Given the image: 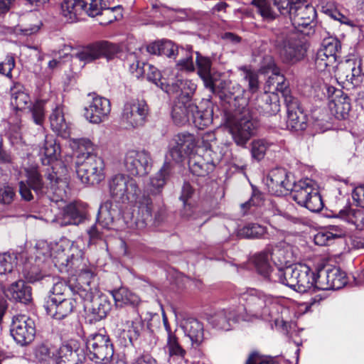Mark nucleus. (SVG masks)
<instances>
[{
    "mask_svg": "<svg viewBox=\"0 0 364 364\" xmlns=\"http://www.w3.org/2000/svg\"><path fill=\"white\" fill-rule=\"evenodd\" d=\"M76 255H60L58 262L67 268V271L77 274L79 285L74 288L79 298L85 302H89L88 316L90 322L95 323L107 317L112 309L111 302L107 296L101 294L97 288L95 275L91 269L85 268L82 252L75 250Z\"/></svg>",
    "mask_w": 364,
    "mask_h": 364,
    "instance_id": "nucleus-1",
    "label": "nucleus"
},
{
    "mask_svg": "<svg viewBox=\"0 0 364 364\" xmlns=\"http://www.w3.org/2000/svg\"><path fill=\"white\" fill-rule=\"evenodd\" d=\"M111 196L123 203H134L137 214L133 215L128 226L142 229L152 220L154 208L152 200L145 194L141 196V189L135 179L127 174L114 175L109 183Z\"/></svg>",
    "mask_w": 364,
    "mask_h": 364,
    "instance_id": "nucleus-2",
    "label": "nucleus"
},
{
    "mask_svg": "<svg viewBox=\"0 0 364 364\" xmlns=\"http://www.w3.org/2000/svg\"><path fill=\"white\" fill-rule=\"evenodd\" d=\"M242 321L273 320L276 326L283 325L280 319L279 310L282 309L276 299L255 289H250L240 294Z\"/></svg>",
    "mask_w": 364,
    "mask_h": 364,
    "instance_id": "nucleus-3",
    "label": "nucleus"
},
{
    "mask_svg": "<svg viewBox=\"0 0 364 364\" xmlns=\"http://www.w3.org/2000/svg\"><path fill=\"white\" fill-rule=\"evenodd\" d=\"M68 170L60 161H56L50 168L47 169L46 178L50 181V188L44 186L41 174L36 169L27 171L26 183L38 196L46 194L55 203L63 201L66 198Z\"/></svg>",
    "mask_w": 364,
    "mask_h": 364,
    "instance_id": "nucleus-4",
    "label": "nucleus"
},
{
    "mask_svg": "<svg viewBox=\"0 0 364 364\" xmlns=\"http://www.w3.org/2000/svg\"><path fill=\"white\" fill-rule=\"evenodd\" d=\"M267 65H263L260 70L264 73L272 72L268 77V84L277 83L276 90L281 92L287 108V127L292 131H301L306 128V116L298 106V101L291 96L285 82L284 77L279 73L274 60L271 57L266 58Z\"/></svg>",
    "mask_w": 364,
    "mask_h": 364,
    "instance_id": "nucleus-5",
    "label": "nucleus"
},
{
    "mask_svg": "<svg viewBox=\"0 0 364 364\" xmlns=\"http://www.w3.org/2000/svg\"><path fill=\"white\" fill-rule=\"evenodd\" d=\"M274 5L282 15L289 16L293 31L297 30L305 35L315 32V8L305 0H274Z\"/></svg>",
    "mask_w": 364,
    "mask_h": 364,
    "instance_id": "nucleus-6",
    "label": "nucleus"
},
{
    "mask_svg": "<svg viewBox=\"0 0 364 364\" xmlns=\"http://www.w3.org/2000/svg\"><path fill=\"white\" fill-rule=\"evenodd\" d=\"M273 274V279L301 293L317 290V272L305 264L289 266Z\"/></svg>",
    "mask_w": 364,
    "mask_h": 364,
    "instance_id": "nucleus-7",
    "label": "nucleus"
},
{
    "mask_svg": "<svg viewBox=\"0 0 364 364\" xmlns=\"http://www.w3.org/2000/svg\"><path fill=\"white\" fill-rule=\"evenodd\" d=\"M272 41L281 58L287 63H295L304 57L306 50L297 33L289 27L274 28Z\"/></svg>",
    "mask_w": 364,
    "mask_h": 364,
    "instance_id": "nucleus-8",
    "label": "nucleus"
},
{
    "mask_svg": "<svg viewBox=\"0 0 364 364\" xmlns=\"http://www.w3.org/2000/svg\"><path fill=\"white\" fill-rule=\"evenodd\" d=\"M227 126L234 142L239 146L245 147L252 136L256 134L258 122L250 114L247 107H236L232 119H228Z\"/></svg>",
    "mask_w": 364,
    "mask_h": 364,
    "instance_id": "nucleus-9",
    "label": "nucleus"
},
{
    "mask_svg": "<svg viewBox=\"0 0 364 364\" xmlns=\"http://www.w3.org/2000/svg\"><path fill=\"white\" fill-rule=\"evenodd\" d=\"M291 196L299 205L304 206L311 212L322 210L323 203L315 183L306 178L291 185Z\"/></svg>",
    "mask_w": 364,
    "mask_h": 364,
    "instance_id": "nucleus-10",
    "label": "nucleus"
},
{
    "mask_svg": "<svg viewBox=\"0 0 364 364\" xmlns=\"http://www.w3.org/2000/svg\"><path fill=\"white\" fill-rule=\"evenodd\" d=\"M106 0H63L60 4V14L67 23H74L85 13L89 16H97Z\"/></svg>",
    "mask_w": 364,
    "mask_h": 364,
    "instance_id": "nucleus-11",
    "label": "nucleus"
},
{
    "mask_svg": "<svg viewBox=\"0 0 364 364\" xmlns=\"http://www.w3.org/2000/svg\"><path fill=\"white\" fill-rule=\"evenodd\" d=\"M103 159L93 154H89L82 162H77V175L84 184H98L105 178Z\"/></svg>",
    "mask_w": 364,
    "mask_h": 364,
    "instance_id": "nucleus-12",
    "label": "nucleus"
},
{
    "mask_svg": "<svg viewBox=\"0 0 364 364\" xmlns=\"http://www.w3.org/2000/svg\"><path fill=\"white\" fill-rule=\"evenodd\" d=\"M120 50L119 46L102 41L82 48L76 53L75 57L85 63H89L101 58L112 60L117 55Z\"/></svg>",
    "mask_w": 364,
    "mask_h": 364,
    "instance_id": "nucleus-13",
    "label": "nucleus"
},
{
    "mask_svg": "<svg viewBox=\"0 0 364 364\" xmlns=\"http://www.w3.org/2000/svg\"><path fill=\"white\" fill-rule=\"evenodd\" d=\"M89 358L97 363H108L114 355V348L108 336L92 335L86 342Z\"/></svg>",
    "mask_w": 364,
    "mask_h": 364,
    "instance_id": "nucleus-14",
    "label": "nucleus"
},
{
    "mask_svg": "<svg viewBox=\"0 0 364 364\" xmlns=\"http://www.w3.org/2000/svg\"><path fill=\"white\" fill-rule=\"evenodd\" d=\"M123 164L130 175L143 177L151 171L152 159L150 153L144 149L129 150L124 155Z\"/></svg>",
    "mask_w": 364,
    "mask_h": 364,
    "instance_id": "nucleus-15",
    "label": "nucleus"
},
{
    "mask_svg": "<svg viewBox=\"0 0 364 364\" xmlns=\"http://www.w3.org/2000/svg\"><path fill=\"white\" fill-rule=\"evenodd\" d=\"M148 114L147 105L143 101L132 100L124 105L120 124L127 129L141 127Z\"/></svg>",
    "mask_w": 364,
    "mask_h": 364,
    "instance_id": "nucleus-16",
    "label": "nucleus"
},
{
    "mask_svg": "<svg viewBox=\"0 0 364 364\" xmlns=\"http://www.w3.org/2000/svg\"><path fill=\"white\" fill-rule=\"evenodd\" d=\"M316 271L317 290L339 289L347 284L346 273L338 267L324 265Z\"/></svg>",
    "mask_w": 364,
    "mask_h": 364,
    "instance_id": "nucleus-17",
    "label": "nucleus"
},
{
    "mask_svg": "<svg viewBox=\"0 0 364 364\" xmlns=\"http://www.w3.org/2000/svg\"><path fill=\"white\" fill-rule=\"evenodd\" d=\"M173 142L170 145L168 154L175 162H182L196 154L197 141L194 134L186 132L178 133L174 136Z\"/></svg>",
    "mask_w": 364,
    "mask_h": 364,
    "instance_id": "nucleus-18",
    "label": "nucleus"
},
{
    "mask_svg": "<svg viewBox=\"0 0 364 364\" xmlns=\"http://www.w3.org/2000/svg\"><path fill=\"white\" fill-rule=\"evenodd\" d=\"M14 341L21 346L30 343L34 338V321L26 315H17L13 318L10 329Z\"/></svg>",
    "mask_w": 364,
    "mask_h": 364,
    "instance_id": "nucleus-19",
    "label": "nucleus"
},
{
    "mask_svg": "<svg viewBox=\"0 0 364 364\" xmlns=\"http://www.w3.org/2000/svg\"><path fill=\"white\" fill-rule=\"evenodd\" d=\"M282 251L279 249L269 250L267 249L264 251L258 252L254 255L250 259L256 272L265 280L277 282L278 281L274 280L273 274H277V272L282 270L283 268L273 267L269 263V259H272L274 262V257Z\"/></svg>",
    "mask_w": 364,
    "mask_h": 364,
    "instance_id": "nucleus-20",
    "label": "nucleus"
},
{
    "mask_svg": "<svg viewBox=\"0 0 364 364\" xmlns=\"http://www.w3.org/2000/svg\"><path fill=\"white\" fill-rule=\"evenodd\" d=\"M341 48V43L336 38L330 36L324 38L315 59L317 68L323 70L333 66L337 60V55Z\"/></svg>",
    "mask_w": 364,
    "mask_h": 364,
    "instance_id": "nucleus-21",
    "label": "nucleus"
},
{
    "mask_svg": "<svg viewBox=\"0 0 364 364\" xmlns=\"http://www.w3.org/2000/svg\"><path fill=\"white\" fill-rule=\"evenodd\" d=\"M266 86L268 89L265 87L264 92L256 98V109L264 115H275L280 111L279 93L281 92L276 90V82L274 85L266 82Z\"/></svg>",
    "mask_w": 364,
    "mask_h": 364,
    "instance_id": "nucleus-22",
    "label": "nucleus"
},
{
    "mask_svg": "<svg viewBox=\"0 0 364 364\" xmlns=\"http://www.w3.org/2000/svg\"><path fill=\"white\" fill-rule=\"evenodd\" d=\"M209 323L215 328L229 331L233 324L242 321L241 308L230 306L221 309L208 317Z\"/></svg>",
    "mask_w": 364,
    "mask_h": 364,
    "instance_id": "nucleus-23",
    "label": "nucleus"
},
{
    "mask_svg": "<svg viewBox=\"0 0 364 364\" xmlns=\"http://www.w3.org/2000/svg\"><path fill=\"white\" fill-rule=\"evenodd\" d=\"M111 111V103L105 97L95 96L85 108V117L90 123L100 124L105 121Z\"/></svg>",
    "mask_w": 364,
    "mask_h": 364,
    "instance_id": "nucleus-24",
    "label": "nucleus"
},
{
    "mask_svg": "<svg viewBox=\"0 0 364 364\" xmlns=\"http://www.w3.org/2000/svg\"><path fill=\"white\" fill-rule=\"evenodd\" d=\"M76 305L77 297L64 299L50 296L45 308L49 316L55 319L61 320L70 315Z\"/></svg>",
    "mask_w": 364,
    "mask_h": 364,
    "instance_id": "nucleus-25",
    "label": "nucleus"
},
{
    "mask_svg": "<svg viewBox=\"0 0 364 364\" xmlns=\"http://www.w3.org/2000/svg\"><path fill=\"white\" fill-rule=\"evenodd\" d=\"M196 85L191 80L176 79L167 83L161 82L160 87L168 95L177 97L176 100L192 98L196 90Z\"/></svg>",
    "mask_w": 364,
    "mask_h": 364,
    "instance_id": "nucleus-26",
    "label": "nucleus"
},
{
    "mask_svg": "<svg viewBox=\"0 0 364 364\" xmlns=\"http://www.w3.org/2000/svg\"><path fill=\"white\" fill-rule=\"evenodd\" d=\"M31 102V97L23 85L15 83L11 88V106L16 111V119L12 120V117H11L10 121L18 125L20 123L18 112L28 108Z\"/></svg>",
    "mask_w": 364,
    "mask_h": 364,
    "instance_id": "nucleus-27",
    "label": "nucleus"
},
{
    "mask_svg": "<svg viewBox=\"0 0 364 364\" xmlns=\"http://www.w3.org/2000/svg\"><path fill=\"white\" fill-rule=\"evenodd\" d=\"M267 184L269 191L274 194H283L284 191L291 188L292 183L289 178L286 169L277 168L272 169L268 175Z\"/></svg>",
    "mask_w": 364,
    "mask_h": 364,
    "instance_id": "nucleus-28",
    "label": "nucleus"
},
{
    "mask_svg": "<svg viewBox=\"0 0 364 364\" xmlns=\"http://www.w3.org/2000/svg\"><path fill=\"white\" fill-rule=\"evenodd\" d=\"M217 92L215 94L219 93L220 97H225L230 100H233L235 102H239L240 105L237 107H247V99L243 97L245 91L239 84L232 82L220 81L218 84L216 82Z\"/></svg>",
    "mask_w": 364,
    "mask_h": 364,
    "instance_id": "nucleus-29",
    "label": "nucleus"
},
{
    "mask_svg": "<svg viewBox=\"0 0 364 364\" xmlns=\"http://www.w3.org/2000/svg\"><path fill=\"white\" fill-rule=\"evenodd\" d=\"M362 74L361 63L355 60H347L339 64L337 75L343 82H348L354 85L360 82Z\"/></svg>",
    "mask_w": 364,
    "mask_h": 364,
    "instance_id": "nucleus-30",
    "label": "nucleus"
},
{
    "mask_svg": "<svg viewBox=\"0 0 364 364\" xmlns=\"http://www.w3.org/2000/svg\"><path fill=\"white\" fill-rule=\"evenodd\" d=\"M196 110V105L191 99L176 100L172 108V118L177 125H183L191 122V113Z\"/></svg>",
    "mask_w": 364,
    "mask_h": 364,
    "instance_id": "nucleus-31",
    "label": "nucleus"
},
{
    "mask_svg": "<svg viewBox=\"0 0 364 364\" xmlns=\"http://www.w3.org/2000/svg\"><path fill=\"white\" fill-rule=\"evenodd\" d=\"M172 171V165L165 161L161 168L149 178L146 188L152 195H159L162 192Z\"/></svg>",
    "mask_w": 364,
    "mask_h": 364,
    "instance_id": "nucleus-32",
    "label": "nucleus"
},
{
    "mask_svg": "<svg viewBox=\"0 0 364 364\" xmlns=\"http://www.w3.org/2000/svg\"><path fill=\"white\" fill-rule=\"evenodd\" d=\"M4 294L11 301L29 304L32 300L31 287L23 280L13 282L4 289Z\"/></svg>",
    "mask_w": 364,
    "mask_h": 364,
    "instance_id": "nucleus-33",
    "label": "nucleus"
},
{
    "mask_svg": "<svg viewBox=\"0 0 364 364\" xmlns=\"http://www.w3.org/2000/svg\"><path fill=\"white\" fill-rule=\"evenodd\" d=\"M328 108L336 118L344 119L348 116L351 109L350 100L342 90H338L336 97L329 100Z\"/></svg>",
    "mask_w": 364,
    "mask_h": 364,
    "instance_id": "nucleus-34",
    "label": "nucleus"
},
{
    "mask_svg": "<svg viewBox=\"0 0 364 364\" xmlns=\"http://www.w3.org/2000/svg\"><path fill=\"white\" fill-rule=\"evenodd\" d=\"M82 212L77 208L75 204L70 203L65 206L62 211L53 220V223L63 227L70 225H78L83 220Z\"/></svg>",
    "mask_w": 364,
    "mask_h": 364,
    "instance_id": "nucleus-35",
    "label": "nucleus"
},
{
    "mask_svg": "<svg viewBox=\"0 0 364 364\" xmlns=\"http://www.w3.org/2000/svg\"><path fill=\"white\" fill-rule=\"evenodd\" d=\"M196 54V65L198 73L203 81L204 85L213 93L217 92L216 80L211 74L212 63L210 58L201 55L198 52Z\"/></svg>",
    "mask_w": 364,
    "mask_h": 364,
    "instance_id": "nucleus-36",
    "label": "nucleus"
},
{
    "mask_svg": "<svg viewBox=\"0 0 364 364\" xmlns=\"http://www.w3.org/2000/svg\"><path fill=\"white\" fill-rule=\"evenodd\" d=\"M55 362L56 364H83L76 343L70 341L63 343L58 348Z\"/></svg>",
    "mask_w": 364,
    "mask_h": 364,
    "instance_id": "nucleus-37",
    "label": "nucleus"
},
{
    "mask_svg": "<svg viewBox=\"0 0 364 364\" xmlns=\"http://www.w3.org/2000/svg\"><path fill=\"white\" fill-rule=\"evenodd\" d=\"M181 327L186 336L191 341L192 345L199 346L204 340L203 324L194 318L183 320Z\"/></svg>",
    "mask_w": 364,
    "mask_h": 364,
    "instance_id": "nucleus-38",
    "label": "nucleus"
},
{
    "mask_svg": "<svg viewBox=\"0 0 364 364\" xmlns=\"http://www.w3.org/2000/svg\"><path fill=\"white\" fill-rule=\"evenodd\" d=\"M50 123L51 129L58 135L67 138L70 136V125L66 122L63 107L61 105H57L50 115Z\"/></svg>",
    "mask_w": 364,
    "mask_h": 364,
    "instance_id": "nucleus-39",
    "label": "nucleus"
},
{
    "mask_svg": "<svg viewBox=\"0 0 364 364\" xmlns=\"http://www.w3.org/2000/svg\"><path fill=\"white\" fill-rule=\"evenodd\" d=\"M346 230L341 225H328L323 231L314 236V242L317 245H328L332 240L344 237Z\"/></svg>",
    "mask_w": 364,
    "mask_h": 364,
    "instance_id": "nucleus-40",
    "label": "nucleus"
},
{
    "mask_svg": "<svg viewBox=\"0 0 364 364\" xmlns=\"http://www.w3.org/2000/svg\"><path fill=\"white\" fill-rule=\"evenodd\" d=\"M143 51L139 48L128 53L126 57V63L129 71L137 78L144 76L145 73L146 63L143 61Z\"/></svg>",
    "mask_w": 364,
    "mask_h": 364,
    "instance_id": "nucleus-41",
    "label": "nucleus"
},
{
    "mask_svg": "<svg viewBox=\"0 0 364 364\" xmlns=\"http://www.w3.org/2000/svg\"><path fill=\"white\" fill-rule=\"evenodd\" d=\"M111 294L117 306L122 307L124 305L136 306L140 302V299L136 294L124 287L113 290Z\"/></svg>",
    "mask_w": 364,
    "mask_h": 364,
    "instance_id": "nucleus-42",
    "label": "nucleus"
},
{
    "mask_svg": "<svg viewBox=\"0 0 364 364\" xmlns=\"http://www.w3.org/2000/svg\"><path fill=\"white\" fill-rule=\"evenodd\" d=\"M338 216L353 224L357 229L363 230L364 228V207L363 206L355 209L341 210Z\"/></svg>",
    "mask_w": 364,
    "mask_h": 364,
    "instance_id": "nucleus-43",
    "label": "nucleus"
},
{
    "mask_svg": "<svg viewBox=\"0 0 364 364\" xmlns=\"http://www.w3.org/2000/svg\"><path fill=\"white\" fill-rule=\"evenodd\" d=\"M132 319L125 321L124 323L131 343L139 338L144 327L143 321L134 309L132 310Z\"/></svg>",
    "mask_w": 364,
    "mask_h": 364,
    "instance_id": "nucleus-44",
    "label": "nucleus"
},
{
    "mask_svg": "<svg viewBox=\"0 0 364 364\" xmlns=\"http://www.w3.org/2000/svg\"><path fill=\"white\" fill-rule=\"evenodd\" d=\"M116 210L112 208L111 202H105L99 208L97 221L98 225L105 229L112 228Z\"/></svg>",
    "mask_w": 364,
    "mask_h": 364,
    "instance_id": "nucleus-45",
    "label": "nucleus"
},
{
    "mask_svg": "<svg viewBox=\"0 0 364 364\" xmlns=\"http://www.w3.org/2000/svg\"><path fill=\"white\" fill-rule=\"evenodd\" d=\"M188 166L191 172L198 176H205L212 171L198 151L188 158Z\"/></svg>",
    "mask_w": 364,
    "mask_h": 364,
    "instance_id": "nucleus-46",
    "label": "nucleus"
},
{
    "mask_svg": "<svg viewBox=\"0 0 364 364\" xmlns=\"http://www.w3.org/2000/svg\"><path fill=\"white\" fill-rule=\"evenodd\" d=\"M191 122L199 129H203L213 122L212 108L207 107L201 110L196 106V110L191 113Z\"/></svg>",
    "mask_w": 364,
    "mask_h": 364,
    "instance_id": "nucleus-47",
    "label": "nucleus"
},
{
    "mask_svg": "<svg viewBox=\"0 0 364 364\" xmlns=\"http://www.w3.org/2000/svg\"><path fill=\"white\" fill-rule=\"evenodd\" d=\"M264 205V215L265 218L279 215L294 223H299L301 222L300 218L294 217L287 211L284 210L275 201L267 200L265 202Z\"/></svg>",
    "mask_w": 364,
    "mask_h": 364,
    "instance_id": "nucleus-48",
    "label": "nucleus"
},
{
    "mask_svg": "<svg viewBox=\"0 0 364 364\" xmlns=\"http://www.w3.org/2000/svg\"><path fill=\"white\" fill-rule=\"evenodd\" d=\"M177 56L181 58L176 63V67L178 70L192 72L195 70V65L193 60V49L191 46L186 48H180V51Z\"/></svg>",
    "mask_w": 364,
    "mask_h": 364,
    "instance_id": "nucleus-49",
    "label": "nucleus"
},
{
    "mask_svg": "<svg viewBox=\"0 0 364 364\" xmlns=\"http://www.w3.org/2000/svg\"><path fill=\"white\" fill-rule=\"evenodd\" d=\"M273 145V143L264 139H254L250 144L252 159L257 161H260L264 158L267 151Z\"/></svg>",
    "mask_w": 364,
    "mask_h": 364,
    "instance_id": "nucleus-50",
    "label": "nucleus"
},
{
    "mask_svg": "<svg viewBox=\"0 0 364 364\" xmlns=\"http://www.w3.org/2000/svg\"><path fill=\"white\" fill-rule=\"evenodd\" d=\"M59 151L60 146L56 144L54 138L52 136H46L43 146L40 149V153L48 159V163L57 159Z\"/></svg>",
    "mask_w": 364,
    "mask_h": 364,
    "instance_id": "nucleus-51",
    "label": "nucleus"
},
{
    "mask_svg": "<svg viewBox=\"0 0 364 364\" xmlns=\"http://www.w3.org/2000/svg\"><path fill=\"white\" fill-rule=\"evenodd\" d=\"M58 348L49 346L46 344H41L36 347L35 350V357L39 363H46L52 359L55 360Z\"/></svg>",
    "mask_w": 364,
    "mask_h": 364,
    "instance_id": "nucleus-52",
    "label": "nucleus"
},
{
    "mask_svg": "<svg viewBox=\"0 0 364 364\" xmlns=\"http://www.w3.org/2000/svg\"><path fill=\"white\" fill-rule=\"evenodd\" d=\"M266 232L264 226L257 223H249L240 230L239 235L245 238L254 239L261 237Z\"/></svg>",
    "mask_w": 364,
    "mask_h": 364,
    "instance_id": "nucleus-53",
    "label": "nucleus"
},
{
    "mask_svg": "<svg viewBox=\"0 0 364 364\" xmlns=\"http://www.w3.org/2000/svg\"><path fill=\"white\" fill-rule=\"evenodd\" d=\"M109 0H106L105 2V6H103L98 15H101L102 19L100 21V23L102 25H107L117 20L118 17L121 15L119 12V7H108Z\"/></svg>",
    "mask_w": 364,
    "mask_h": 364,
    "instance_id": "nucleus-54",
    "label": "nucleus"
},
{
    "mask_svg": "<svg viewBox=\"0 0 364 364\" xmlns=\"http://www.w3.org/2000/svg\"><path fill=\"white\" fill-rule=\"evenodd\" d=\"M70 284L68 285L63 281H59L55 282L53 284L51 292L53 294V296H56L57 298L62 297V296L65 294L66 291H70L73 293V295L75 296H78L77 292H75L73 290L74 288L77 287L79 285L77 277L75 279V283H72V280H70Z\"/></svg>",
    "mask_w": 364,
    "mask_h": 364,
    "instance_id": "nucleus-55",
    "label": "nucleus"
},
{
    "mask_svg": "<svg viewBox=\"0 0 364 364\" xmlns=\"http://www.w3.org/2000/svg\"><path fill=\"white\" fill-rule=\"evenodd\" d=\"M198 153L202 152L201 156L203 158L205 164L213 171L214 167L219 164L221 160V155L213 150L211 144L205 145V148L202 150H198Z\"/></svg>",
    "mask_w": 364,
    "mask_h": 364,
    "instance_id": "nucleus-56",
    "label": "nucleus"
},
{
    "mask_svg": "<svg viewBox=\"0 0 364 364\" xmlns=\"http://www.w3.org/2000/svg\"><path fill=\"white\" fill-rule=\"evenodd\" d=\"M274 0H253V3L257 6L258 12L267 21H272L277 16L270 2Z\"/></svg>",
    "mask_w": 364,
    "mask_h": 364,
    "instance_id": "nucleus-57",
    "label": "nucleus"
},
{
    "mask_svg": "<svg viewBox=\"0 0 364 364\" xmlns=\"http://www.w3.org/2000/svg\"><path fill=\"white\" fill-rule=\"evenodd\" d=\"M160 46V55H165L169 58L175 59L180 51V48L171 41H161Z\"/></svg>",
    "mask_w": 364,
    "mask_h": 364,
    "instance_id": "nucleus-58",
    "label": "nucleus"
},
{
    "mask_svg": "<svg viewBox=\"0 0 364 364\" xmlns=\"http://www.w3.org/2000/svg\"><path fill=\"white\" fill-rule=\"evenodd\" d=\"M243 79L248 82L249 90L252 92H255L259 88L258 75L256 72L244 68Z\"/></svg>",
    "mask_w": 364,
    "mask_h": 364,
    "instance_id": "nucleus-59",
    "label": "nucleus"
},
{
    "mask_svg": "<svg viewBox=\"0 0 364 364\" xmlns=\"http://www.w3.org/2000/svg\"><path fill=\"white\" fill-rule=\"evenodd\" d=\"M167 348L171 355L184 356L186 351L178 342L175 335L168 336Z\"/></svg>",
    "mask_w": 364,
    "mask_h": 364,
    "instance_id": "nucleus-60",
    "label": "nucleus"
},
{
    "mask_svg": "<svg viewBox=\"0 0 364 364\" xmlns=\"http://www.w3.org/2000/svg\"><path fill=\"white\" fill-rule=\"evenodd\" d=\"M33 122L38 125H41L45 119L44 103L36 102L30 109Z\"/></svg>",
    "mask_w": 364,
    "mask_h": 364,
    "instance_id": "nucleus-61",
    "label": "nucleus"
},
{
    "mask_svg": "<svg viewBox=\"0 0 364 364\" xmlns=\"http://www.w3.org/2000/svg\"><path fill=\"white\" fill-rule=\"evenodd\" d=\"M15 58L12 55H7L4 61L0 63V73L8 78H12L11 71L15 68Z\"/></svg>",
    "mask_w": 364,
    "mask_h": 364,
    "instance_id": "nucleus-62",
    "label": "nucleus"
},
{
    "mask_svg": "<svg viewBox=\"0 0 364 364\" xmlns=\"http://www.w3.org/2000/svg\"><path fill=\"white\" fill-rule=\"evenodd\" d=\"M146 79L154 83L156 86L160 87L161 82V74L160 71L154 66L145 64V73Z\"/></svg>",
    "mask_w": 364,
    "mask_h": 364,
    "instance_id": "nucleus-63",
    "label": "nucleus"
},
{
    "mask_svg": "<svg viewBox=\"0 0 364 364\" xmlns=\"http://www.w3.org/2000/svg\"><path fill=\"white\" fill-rule=\"evenodd\" d=\"M246 364H277L272 358L269 357L262 356L257 353H252Z\"/></svg>",
    "mask_w": 364,
    "mask_h": 364,
    "instance_id": "nucleus-64",
    "label": "nucleus"
}]
</instances>
